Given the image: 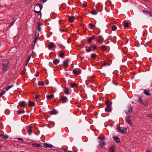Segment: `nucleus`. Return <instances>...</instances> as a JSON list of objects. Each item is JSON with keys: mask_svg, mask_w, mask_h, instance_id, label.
<instances>
[{"mask_svg": "<svg viewBox=\"0 0 152 152\" xmlns=\"http://www.w3.org/2000/svg\"><path fill=\"white\" fill-rule=\"evenodd\" d=\"M3 135L0 134V137L2 138Z\"/></svg>", "mask_w": 152, "mask_h": 152, "instance_id": "nucleus-62", "label": "nucleus"}, {"mask_svg": "<svg viewBox=\"0 0 152 152\" xmlns=\"http://www.w3.org/2000/svg\"><path fill=\"white\" fill-rule=\"evenodd\" d=\"M32 128V127H31L30 126L29 127V129L28 130V134L30 135H31V134Z\"/></svg>", "mask_w": 152, "mask_h": 152, "instance_id": "nucleus-28", "label": "nucleus"}, {"mask_svg": "<svg viewBox=\"0 0 152 152\" xmlns=\"http://www.w3.org/2000/svg\"><path fill=\"white\" fill-rule=\"evenodd\" d=\"M28 106L30 107H33L34 106V103L33 102H31L29 101L28 102Z\"/></svg>", "mask_w": 152, "mask_h": 152, "instance_id": "nucleus-27", "label": "nucleus"}, {"mask_svg": "<svg viewBox=\"0 0 152 152\" xmlns=\"http://www.w3.org/2000/svg\"><path fill=\"white\" fill-rule=\"evenodd\" d=\"M13 86H14L13 85H12L11 86H7V87L5 89L6 90V91H8L9 90V89L10 88L12 87Z\"/></svg>", "mask_w": 152, "mask_h": 152, "instance_id": "nucleus-38", "label": "nucleus"}, {"mask_svg": "<svg viewBox=\"0 0 152 152\" xmlns=\"http://www.w3.org/2000/svg\"><path fill=\"white\" fill-rule=\"evenodd\" d=\"M92 39L91 37H88V39L87 40V42L89 43H90L91 42Z\"/></svg>", "mask_w": 152, "mask_h": 152, "instance_id": "nucleus-44", "label": "nucleus"}, {"mask_svg": "<svg viewBox=\"0 0 152 152\" xmlns=\"http://www.w3.org/2000/svg\"><path fill=\"white\" fill-rule=\"evenodd\" d=\"M97 48L96 45L94 43H92L88 48L86 49V50L87 52H89L91 51H94Z\"/></svg>", "mask_w": 152, "mask_h": 152, "instance_id": "nucleus-2", "label": "nucleus"}, {"mask_svg": "<svg viewBox=\"0 0 152 152\" xmlns=\"http://www.w3.org/2000/svg\"><path fill=\"white\" fill-rule=\"evenodd\" d=\"M87 5L86 4H83V7L84 8H86L87 7Z\"/></svg>", "mask_w": 152, "mask_h": 152, "instance_id": "nucleus-57", "label": "nucleus"}, {"mask_svg": "<svg viewBox=\"0 0 152 152\" xmlns=\"http://www.w3.org/2000/svg\"><path fill=\"white\" fill-rule=\"evenodd\" d=\"M133 107L131 104L128 106L127 109L125 110V113L126 115H129L131 114L133 110Z\"/></svg>", "mask_w": 152, "mask_h": 152, "instance_id": "nucleus-4", "label": "nucleus"}, {"mask_svg": "<svg viewBox=\"0 0 152 152\" xmlns=\"http://www.w3.org/2000/svg\"><path fill=\"white\" fill-rule=\"evenodd\" d=\"M69 89V88H68L66 87L64 88V94L66 95L69 94L70 93Z\"/></svg>", "mask_w": 152, "mask_h": 152, "instance_id": "nucleus-12", "label": "nucleus"}, {"mask_svg": "<svg viewBox=\"0 0 152 152\" xmlns=\"http://www.w3.org/2000/svg\"><path fill=\"white\" fill-rule=\"evenodd\" d=\"M149 116L150 117H151L152 118V114H150V115H149Z\"/></svg>", "mask_w": 152, "mask_h": 152, "instance_id": "nucleus-64", "label": "nucleus"}, {"mask_svg": "<svg viewBox=\"0 0 152 152\" xmlns=\"http://www.w3.org/2000/svg\"><path fill=\"white\" fill-rule=\"evenodd\" d=\"M129 23L128 22H125L124 23V27L125 28H128L129 26Z\"/></svg>", "mask_w": 152, "mask_h": 152, "instance_id": "nucleus-30", "label": "nucleus"}, {"mask_svg": "<svg viewBox=\"0 0 152 152\" xmlns=\"http://www.w3.org/2000/svg\"><path fill=\"white\" fill-rule=\"evenodd\" d=\"M17 139L18 140H21V141H22L23 142V139L21 138H17Z\"/></svg>", "mask_w": 152, "mask_h": 152, "instance_id": "nucleus-59", "label": "nucleus"}, {"mask_svg": "<svg viewBox=\"0 0 152 152\" xmlns=\"http://www.w3.org/2000/svg\"><path fill=\"white\" fill-rule=\"evenodd\" d=\"M100 47L101 50L103 52L106 50L107 47L105 45H102Z\"/></svg>", "mask_w": 152, "mask_h": 152, "instance_id": "nucleus-21", "label": "nucleus"}, {"mask_svg": "<svg viewBox=\"0 0 152 152\" xmlns=\"http://www.w3.org/2000/svg\"><path fill=\"white\" fill-rule=\"evenodd\" d=\"M75 18L74 16H70L68 18V21L71 23H72L74 21Z\"/></svg>", "mask_w": 152, "mask_h": 152, "instance_id": "nucleus-11", "label": "nucleus"}, {"mask_svg": "<svg viewBox=\"0 0 152 152\" xmlns=\"http://www.w3.org/2000/svg\"><path fill=\"white\" fill-rule=\"evenodd\" d=\"M70 87L71 88H75L77 87V84L76 83H70Z\"/></svg>", "mask_w": 152, "mask_h": 152, "instance_id": "nucleus-24", "label": "nucleus"}, {"mask_svg": "<svg viewBox=\"0 0 152 152\" xmlns=\"http://www.w3.org/2000/svg\"><path fill=\"white\" fill-rule=\"evenodd\" d=\"M39 36V33H35V38H38V37Z\"/></svg>", "mask_w": 152, "mask_h": 152, "instance_id": "nucleus-48", "label": "nucleus"}, {"mask_svg": "<svg viewBox=\"0 0 152 152\" xmlns=\"http://www.w3.org/2000/svg\"><path fill=\"white\" fill-rule=\"evenodd\" d=\"M31 54H30V55H29L28 57V58H27V60H29L31 58Z\"/></svg>", "mask_w": 152, "mask_h": 152, "instance_id": "nucleus-56", "label": "nucleus"}, {"mask_svg": "<svg viewBox=\"0 0 152 152\" xmlns=\"http://www.w3.org/2000/svg\"><path fill=\"white\" fill-rule=\"evenodd\" d=\"M18 105L22 107H24L27 105V103L24 101H21L20 102Z\"/></svg>", "mask_w": 152, "mask_h": 152, "instance_id": "nucleus-9", "label": "nucleus"}, {"mask_svg": "<svg viewBox=\"0 0 152 152\" xmlns=\"http://www.w3.org/2000/svg\"><path fill=\"white\" fill-rule=\"evenodd\" d=\"M96 55L95 53L91 54V58L93 59L94 58H96Z\"/></svg>", "mask_w": 152, "mask_h": 152, "instance_id": "nucleus-32", "label": "nucleus"}, {"mask_svg": "<svg viewBox=\"0 0 152 152\" xmlns=\"http://www.w3.org/2000/svg\"><path fill=\"white\" fill-rule=\"evenodd\" d=\"M91 13L92 15H96L97 14V12L96 11L93 10L91 12Z\"/></svg>", "mask_w": 152, "mask_h": 152, "instance_id": "nucleus-43", "label": "nucleus"}, {"mask_svg": "<svg viewBox=\"0 0 152 152\" xmlns=\"http://www.w3.org/2000/svg\"><path fill=\"white\" fill-rule=\"evenodd\" d=\"M42 25V24L40 22H39L37 23V28L38 31L39 32L41 31V30L40 26Z\"/></svg>", "mask_w": 152, "mask_h": 152, "instance_id": "nucleus-13", "label": "nucleus"}, {"mask_svg": "<svg viewBox=\"0 0 152 152\" xmlns=\"http://www.w3.org/2000/svg\"><path fill=\"white\" fill-rule=\"evenodd\" d=\"M60 55L59 56L60 57L62 58L64 56V52H62L61 51H60Z\"/></svg>", "mask_w": 152, "mask_h": 152, "instance_id": "nucleus-40", "label": "nucleus"}, {"mask_svg": "<svg viewBox=\"0 0 152 152\" xmlns=\"http://www.w3.org/2000/svg\"><path fill=\"white\" fill-rule=\"evenodd\" d=\"M116 130H117V132H120L122 134H124L126 132L127 129L126 127L120 126L119 125L117 126L116 128Z\"/></svg>", "mask_w": 152, "mask_h": 152, "instance_id": "nucleus-3", "label": "nucleus"}, {"mask_svg": "<svg viewBox=\"0 0 152 152\" xmlns=\"http://www.w3.org/2000/svg\"><path fill=\"white\" fill-rule=\"evenodd\" d=\"M142 104L145 107H147L148 106V103L147 101L143 102V103Z\"/></svg>", "mask_w": 152, "mask_h": 152, "instance_id": "nucleus-31", "label": "nucleus"}, {"mask_svg": "<svg viewBox=\"0 0 152 152\" xmlns=\"http://www.w3.org/2000/svg\"><path fill=\"white\" fill-rule=\"evenodd\" d=\"M32 144L33 145L34 147H37V148H42L43 146L42 145H40L37 143L36 142L32 143Z\"/></svg>", "mask_w": 152, "mask_h": 152, "instance_id": "nucleus-17", "label": "nucleus"}, {"mask_svg": "<svg viewBox=\"0 0 152 152\" xmlns=\"http://www.w3.org/2000/svg\"><path fill=\"white\" fill-rule=\"evenodd\" d=\"M6 92L5 91H4L2 93L0 94V98Z\"/></svg>", "mask_w": 152, "mask_h": 152, "instance_id": "nucleus-50", "label": "nucleus"}, {"mask_svg": "<svg viewBox=\"0 0 152 152\" xmlns=\"http://www.w3.org/2000/svg\"><path fill=\"white\" fill-rule=\"evenodd\" d=\"M43 145L45 148H52L53 147L52 145L51 144H49L47 143H43Z\"/></svg>", "mask_w": 152, "mask_h": 152, "instance_id": "nucleus-14", "label": "nucleus"}, {"mask_svg": "<svg viewBox=\"0 0 152 152\" xmlns=\"http://www.w3.org/2000/svg\"><path fill=\"white\" fill-rule=\"evenodd\" d=\"M111 29L113 31H115L116 30L117 27L116 26L113 25L111 27Z\"/></svg>", "mask_w": 152, "mask_h": 152, "instance_id": "nucleus-39", "label": "nucleus"}, {"mask_svg": "<svg viewBox=\"0 0 152 152\" xmlns=\"http://www.w3.org/2000/svg\"><path fill=\"white\" fill-rule=\"evenodd\" d=\"M105 110L106 112H110L112 110L111 107H106L105 109Z\"/></svg>", "mask_w": 152, "mask_h": 152, "instance_id": "nucleus-26", "label": "nucleus"}, {"mask_svg": "<svg viewBox=\"0 0 152 152\" xmlns=\"http://www.w3.org/2000/svg\"><path fill=\"white\" fill-rule=\"evenodd\" d=\"M44 84V83L43 81H39L38 82V84L39 86H43Z\"/></svg>", "mask_w": 152, "mask_h": 152, "instance_id": "nucleus-36", "label": "nucleus"}, {"mask_svg": "<svg viewBox=\"0 0 152 152\" xmlns=\"http://www.w3.org/2000/svg\"><path fill=\"white\" fill-rule=\"evenodd\" d=\"M59 62V61L58 59H56L53 61V62L54 64L57 65L58 63Z\"/></svg>", "mask_w": 152, "mask_h": 152, "instance_id": "nucleus-29", "label": "nucleus"}, {"mask_svg": "<svg viewBox=\"0 0 152 152\" xmlns=\"http://www.w3.org/2000/svg\"><path fill=\"white\" fill-rule=\"evenodd\" d=\"M9 138L7 134H6L5 135H3L2 138L4 139H6L7 138Z\"/></svg>", "mask_w": 152, "mask_h": 152, "instance_id": "nucleus-42", "label": "nucleus"}, {"mask_svg": "<svg viewBox=\"0 0 152 152\" xmlns=\"http://www.w3.org/2000/svg\"><path fill=\"white\" fill-rule=\"evenodd\" d=\"M60 31H62V32H64V30H61V28H60Z\"/></svg>", "mask_w": 152, "mask_h": 152, "instance_id": "nucleus-63", "label": "nucleus"}, {"mask_svg": "<svg viewBox=\"0 0 152 152\" xmlns=\"http://www.w3.org/2000/svg\"><path fill=\"white\" fill-rule=\"evenodd\" d=\"M47 0H40L43 3L45 2Z\"/></svg>", "mask_w": 152, "mask_h": 152, "instance_id": "nucleus-58", "label": "nucleus"}, {"mask_svg": "<svg viewBox=\"0 0 152 152\" xmlns=\"http://www.w3.org/2000/svg\"><path fill=\"white\" fill-rule=\"evenodd\" d=\"M146 152H151V150L148 149L147 150Z\"/></svg>", "mask_w": 152, "mask_h": 152, "instance_id": "nucleus-60", "label": "nucleus"}, {"mask_svg": "<svg viewBox=\"0 0 152 152\" xmlns=\"http://www.w3.org/2000/svg\"><path fill=\"white\" fill-rule=\"evenodd\" d=\"M73 72L74 75H80V74L81 73L80 71H79V70L76 71V70L75 69H74L73 70Z\"/></svg>", "mask_w": 152, "mask_h": 152, "instance_id": "nucleus-18", "label": "nucleus"}, {"mask_svg": "<svg viewBox=\"0 0 152 152\" xmlns=\"http://www.w3.org/2000/svg\"><path fill=\"white\" fill-rule=\"evenodd\" d=\"M107 65V62H104L102 66L101 67L100 69H102V66H106Z\"/></svg>", "mask_w": 152, "mask_h": 152, "instance_id": "nucleus-54", "label": "nucleus"}, {"mask_svg": "<svg viewBox=\"0 0 152 152\" xmlns=\"http://www.w3.org/2000/svg\"><path fill=\"white\" fill-rule=\"evenodd\" d=\"M70 61L69 58H67L66 60L64 61L63 62V64L65 66L67 67L68 66V63Z\"/></svg>", "mask_w": 152, "mask_h": 152, "instance_id": "nucleus-15", "label": "nucleus"}, {"mask_svg": "<svg viewBox=\"0 0 152 152\" xmlns=\"http://www.w3.org/2000/svg\"><path fill=\"white\" fill-rule=\"evenodd\" d=\"M91 38L93 40L96 38L95 36L93 35H92L91 37Z\"/></svg>", "mask_w": 152, "mask_h": 152, "instance_id": "nucleus-55", "label": "nucleus"}, {"mask_svg": "<svg viewBox=\"0 0 152 152\" xmlns=\"http://www.w3.org/2000/svg\"><path fill=\"white\" fill-rule=\"evenodd\" d=\"M42 5L41 4H36L34 8V12L37 13L38 15H41V11L42 10Z\"/></svg>", "mask_w": 152, "mask_h": 152, "instance_id": "nucleus-1", "label": "nucleus"}, {"mask_svg": "<svg viewBox=\"0 0 152 152\" xmlns=\"http://www.w3.org/2000/svg\"><path fill=\"white\" fill-rule=\"evenodd\" d=\"M14 20L10 23V26H12L13 24L15 23L16 21V20L14 19V18H13Z\"/></svg>", "mask_w": 152, "mask_h": 152, "instance_id": "nucleus-47", "label": "nucleus"}, {"mask_svg": "<svg viewBox=\"0 0 152 152\" xmlns=\"http://www.w3.org/2000/svg\"><path fill=\"white\" fill-rule=\"evenodd\" d=\"M130 118V115H128L126 118V122L128 124H130L131 126H132L133 124L132 121L131 120Z\"/></svg>", "mask_w": 152, "mask_h": 152, "instance_id": "nucleus-8", "label": "nucleus"}, {"mask_svg": "<svg viewBox=\"0 0 152 152\" xmlns=\"http://www.w3.org/2000/svg\"><path fill=\"white\" fill-rule=\"evenodd\" d=\"M55 46L53 42H50V44L48 46V48L49 49L54 48Z\"/></svg>", "mask_w": 152, "mask_h": 152, "instance_id": "nucleus-22", "label": "nucleus"}, {"mask_svg": "<svg viewBox=\"0 0 152 152\" xmlns=\"http://www.w3.org/2000/svg\"><path fill=\"white\" fill-rule=\"evenodd\" d=\"M58 112L55 109H53L52 110L50 111V115H56L58 113Z\"/></svg>", "mask_w": 152, "mask_h": 152, "instance_id": "nucleus-20", "label": "nucleus"}, {"mask_svg": "<svg viewBox=\"0 0 152 152\" xmlns=\"http://www.w3.org/2000/svg\"><path fill=\"white\" fill-rule=\"evenodd\" d=\"M138 101L141 104H142V103H143V101L141 97L139 98Z\"/></svg>", "mask_w": 152, "mask_h": 152, "instance_id": "nucleus-45", "label": "nucleus"}, {"mask_svg": "<svg viewBox=\"0 0 152 152\" xmlns=\"http://www.w3.org/2000/svg\"><path fill=\"white\" fill-rule=\"evenodd\" d=\"M57 45H58L59 46V47H60V48L63 49H64L65 48V47L64 46H63L62 45H61V44L59 45V44L58 43H57Z\"/></svg>", "mask_w": 152, "mask_h": 152, "instance_id": "nucleus-46", "label": "nucleus"}, {"mask_svg": "<svg viewBox=\"0 0 152 152\" xmlns=\"http://www.w3.org/2000/svg\"><path fill=\"white\" fill-rule=\"evenodd\" d=\"M113 138L114 140L117 143H119L120 141V139L118 137H113Z\"/></svg>", "mask_w": 152, "mask_h": 152, "instance_id": "nucleus-16", "label": "nucleus"}, {"mask_svg": "<svg viewBox=\"0 0 152 152\" xmlns=\"http://www.w3.org/2000/svg\"><path fill=\"white\" fill-rule=\"evenodd\" d=\"M37 38H35L34 40V44H36L37 42Z\"/></svg>", "mask_w": 152, "mask_h": 152, "instance_id": "nucleus-53", "label": "nucleus"}, {"mask_svg": "<svg viewBox=\"0 0 152 152\" xmlns=\"http://www.w3.org/2000/svg\"><path fill=\"white\" fill-rule=\"evenodd\" d=\"M9 63V62L8 61H4L2 63V66L7 65Z\"/></svg>", "mask_w": 152, "mask_h": 152, "instance_id": "nucleus-33", "label": "nucleus"}, {"mask_svg": "<svg viewBox=\"0 0 152 152\" xmlns=\"http://www.w3.org/2000/svg\"><path fill=\"white\" fill-rule=\"evenodd\" d=\"M35 44H34V45H32V48H33V49H34V47L35 46Z\"/></svg>", "mask_w": 152, "mask_h": 152, "instance_id": "nucleus-61", "label": "nucleus"}, {"mask_svg": "<svg viewBox=\"0 0 152 152\" xmlns=\"http://www.w3.org/2000/svg\"><path fill=\"white\" fill-rule=\"evenodd\" d=\"M109 149L110 152H115V148L113 146L110 148Z\"/></svg>", "mask_w": 152, "mask_h": 152, "instance_id": "nucleus-35", "label": "nucleus"}, {"mask_svg": "<svg viewBox=\"0 0 152 152\" xmlns=\"http://www.w3.org/2000/svg\"><path fill=\"white\" fill-rule=\"evenodd\" d=\"M60 102L63 103H66L68 101L67 97L64 95L61 97L60 96Z\"/></svg>", "mask_w": 152, "mask_h": 152, "instance_id": "nucleus-6", "label": "nucleus"}, {"mask_svg": "<svg viewBox=\"0 0 152 152\" xmlns=\"http://www.w3.org/2000/svg\"><path fill=\"white\" fill-rule=\"evenodd\" d=\"M31 0H26L25 1V3L26 4L28 3Z\"/></svg>", "mask_w": 152, "mask_h": 152, "instance_id": "nucleus-52", "label": "nucleus"}, {"mask_svg": "<svg viewBox=\"0 0 152 152\" xmlns=\"http://www.w3.org/2000/svg\"><path fill=\"white\" fill-rule=\"evenodd\" d=\"M3 67L2 68V70L4 72L7 71L8 69V66L7 65L2 66Z\"/></svg>", "mask_w": 152, "mask_h": 152, "instance_id": "nucleus-23", "label": "nucleus"}, {"mask_svg": "<svg viewBox=\"0 0 152 152\" xmlns=\"http://www.w3.org/2000/svg\"><path fill=\"white\" fill-rule=\"evenodd\" d=\"M89 25L90 26V28L91 29H92L95 26V25H94L93 24L91 23H90L89 24Z\"/></svg>", "mask_w": 152, "mask_h": 152, "instance_id": "nucleus-41", "label": "nucleus"}, {"mask_svg": "<svg viewBox=\"0 0 152 152\" xmlns=\"http://www.w3.org/2000/svg\"><path fill=\"white\" fill-rule=\"evenodd\" d=\"M105 103L106 105H107L106 107H111L112 102L110 100H106Z\"/></svg>", "mask_w": 152, "mask_h": 152, "instance_id": "nucleus-10", "label": "nucleus"}, {"mask_svg": "<svg viewBox=\"0 0 152 152\" xmlns=\"http://www.w3.org/2000/svg\"><path fill=\"white\" fill-rule=\"evenodd\" d=\"M104 40L103 37L101 35H99L95 39V40L101 44L103 43L102 41Z\"/></svg>", "mask_w": 152, "mask_h": 152, "instance_id": "nucleus-7", "label": "nucleus"}, {"mask_svg": "<svg viewBox=\"0 0 152 152\" xmlns=\"http://www.w3.org/2000/svg\"><path fill=\"white\" fill-rule=\"evenodd\" d=\"M54 95L53 94H50L47 96V98H49L50 99H51L54 97Z\"/></svg>", "mask_w": 152, "mask_h": 152, "instance_id": "nucleus-37", "label": "nucleus"}, {"mask_svg": "<svg viewBox=\"0 0 152 152\" xmlns=\"http://www.w3.org/2000/svg\"><path fill=\"white\" fill-rule=\"evenodd\" d=\"M98 138L101 140V141H99V144L100 146L101 147H103L104 146H105L106 144L104 142V137L101 138L100 137H98Z\"/></svg>", "mask_w": 152, "mask_h": 152, "instance_id": "nucleus-5", "label": "nucleus"}, {"mask_svg": "<svg viewBox=\"0 0 152 152\" xmlns=\"http://www.w3.org/2000/svg\"><path fill=\"white\" fill-rule=\"evenodd\" d=\"M149 90H146V89H145L144 90V93L145 94V95L147 96H149L150 95V94L149 93Z\"/></svg>", "mask_w": 152, "mask_h": 152, "instance_id": "nucleus-25", "label": "nucleus"}, {"mask_svg": "<svg viewBox=\"0 0 152 152\" xmlns=\"http://www.w3.org/2000/svg\"><path fill=\"white\" fill-rule=\"evenodd\" d=\"M142 11L143 13L144 14H148L150 16H152V13L151 12H150L148 10H143Z\"/></svg>", "mask_w": 152, "mask_h": 152, "instance_id": "nucleus-19", "label": "nucleus"}, {"mask_svg": "<svg viewBox=\"0 0 152 152\" xmlns=\"http://www.w3.org/2000/svg\"><path fill=\"white\" fill-rule=\"evenodd\" d=\"M25 112V110H19L17 111V113L18 114H20L21 113L23 114Z\"/></svg>", "mask_w": 152, "mask_h": 152, "instance_id": "nucleus-34", "label": "nucleus"}, {"mask_svg": "<svg viewBox=\"0 0 152 152\" xmlns=\"http://www.w3.org/2000/svg\"><path fill=\"white\" fill-rule=\"evenodd\" d=\"M40 95L39 94H38V95H36V97H35V99H38L39 98H40Z\"/></svg>", "mask_w": 152, "mask_h": 152, "instance_id": "nucleus-49", "label": "nucleus"}, {"mask_svg": "<svg viewBox=\"0 0 152 152\" xmlns=\"http://www.w3.org/2000/svg\"><path fill=\"white\" fill-rule=\"evenodd\" d=\"M45 83L46 85H48L49 84V81L48 80L46 79L45 80Z\"/></svg>", "mask_w": 152, "mask_h": 152, "instance_id": "nucleus-51", "label": "nucleus"}]
</instances>
